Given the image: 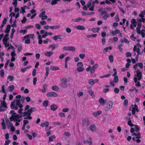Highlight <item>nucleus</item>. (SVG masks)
<instances>
[{"instance_id": "f257e3e1", "label": "nucleus", "mask_w": 145, "mask_h": 145, "mask_svg": "<svg viewBox=\"0 0 145 145\" xmlns=\"http://www.w3.org/2000/svg\"><path fill=\"white\" fill-rule=\"evenodd\" d=\"M137 73V75L134 76V81L135 83L137 82L138 80H140L142 78V72L139 69H137L135 71Z\"/></svg>"}, {"instance_id": "f03ea898", "label": "nucleus", "mask_w": 145, "mask_h": 145, "mask_svg": "<svg viewBox=\"0 0 145 145\" xmlns=\"http://www.w3.org/2000/svg\"><path fill=\"white\" fill-rule=\"evenodd\" d=\"M3 108H7V104L5 101H1L0 105V112L4 111L5 109Z\"/></svg>"}, {"instance_id": "7ed1b4c3", "label": "nucleus", "mask_w": 145, "mask_h": 145, "mask_svg": "<svg viewBox=\"0 0 145 145\" xmlns=\"http://www.w3.org/2000/svg\"><path fill=\"white\" fill-rule=\"evenodd\" d=\"M61 83L60 84V86L63 88H66L67 87V80L66 78H63L61 80Z\"/></svg>"}, {"instance_id": "20e7f679", "label": "nucleus", "mask_w": 145, "mask_h": 145, "mask_svg": "<svg viewBox=\"0 0 145 145\" xmlns=\"http://www.w3.org/2000/svg\"><path fill=\"white\" fill-rule=\"evenodd\" d=\"M82 125L83 126L88 127L89 124V121L88 118H86L82 121Z\"/></svg>"}, {"instance_id": "39448f33", "label": "nucleus", "mask_w": 145, "mask_h": 145, "mask_svg": "<svg viewBox=\"0 0 145 145\" xmlns=\"http://www.w3.org/2000/svg\"><path fill=\"white\" fill-rule=\"evenodd\" d=\"M46 96L48 97H57L58 96V94L54 92H51L47 93Z\"/></svg>"}, {"instance_id": "423d86ee", "label": "nucleus", "mask_w": 145, "mask_h": 145, "mask_svg": "<svg viewBox=\"0 0 145 145\" xmlns=\"http://www.w3.org/2000/svg\"><path fill=\"white\" fill-rule=\"evenodd\" d=\"M15 101H12L11 103L10 107L11 109L17 110L18 109V106H15Z\"/></svg>"}, {"instance_id": "0eeeda50", "label": "nucleus", "mask_w": 145, "mask_h": 145, "mask_svg": "<svg viewBox=\"0 0 145 145\" xmlns=\"http://www.w3.org/2000/svg\"><path fill=\"white\" fill-rule=\"evenodd\" d=\"M98 67L97 64H95L94 65H93L91 68L90 71L91 73V74L93 73L95 70L98 68Z\"/></svg>"}, {"instance_id": "6e6552de", "label": "nucleus", "mask_w": 145, "mask_h": 145, "mask_svg": "<svg viewBox=\"0 0 145 145\" xmlns=\"http://www.w3.org/2000/svg\"><path fill=\"white\" fill-rule=\"evenodd\" d=\"M15 101V103L16 106H18V108H22L23 107V105L20 103V100L16 99L14 100Z\"/></svg>"}, {"instance_id": "1a4fd4ad", "label": "nucleus", "mask_w": 145, "mask_h": 145, "mask_svg": "<svg viewBox=\"0 0 145 145\" xmlns=\"http://www.w3.org/2000/svg\"><path fill=\"white\" fill-rule=\"evenodd\" d=\"M113 102L111 101H109L106 105L107 108L109 109H111L112 107Z\"/></svg>"}, {"instance_id": "9d476101", "label": "nucleus", "mask_w": 145, "mask_h": 145, "mask_svg": "<svg viewBox=\"0 0 145 145\" xmlns=\"http://www.w3.org/2000/svg\"><path fill=\"white\" fill-rule=\"evenodd\" d=\"M58 106L55 104H53L51 105L50 108L52 111H55L58 108Z\"/></svg>"}, {"instance_id": "9b49d317", "label": "nucleus", "mask_w": 145, "mask_h": 145, "mask_svg": "<svg viewBox=\"0 0 145 145\" xmlns=\"http://www.w3.org/2000/svg\"><path fill=\"white\" fill-rule=\"evenodd\" d=\"M9 38H7V40H5L4 39H3V44L5 45V47H7L9 46V44H7V41L9 40Z\"/></svg>"}, {"instance_id": "f8f14e48", "label": "nucleus", "mask_w": 145, "mask_h": 145, "mask_svg": "<svg viewBox=\"0 0 145 145\" xmlns=\"http://www.w3.org/2000/svg\"><path fill=\"white\" fill-rule=\"evenodd\" d=\"M89 139L90 140L89 141L84 140L83 141V143L85 144H88V145H91L92 143V141L91 137H89Z\"/></svg>"}, {"instance_id": "ddd939ff", "label": "nucleus", "mask_w": 145, "mask_h": 145, "mask_svg": "<svg viewBox=\"0 0 145 145\" xmlns=\"http://www.w3.org/2000/svg\"><path fill=\"white\" fill-rule=\"evenodd\" d=\"M54 53L53 52H47L44 53V55L48 57H51L52 54Z\"/></svg>"}, {"instance_id": "4468645a", "label": "nucleus", "mask_w": 145, "mask_h": 145, "mask_svg": "<svg viewBox=\"0 0 145 145\" xmlns=\"http://www.w3.org/2000/svg\"><path fill=\"white\" fill-rule=\"evenodd\" d=\"M99 101L102 105H104L106 103V101H105L102 98L99 99Z\"/></svg>"}, {"instance_id": "2eb2a0df", "label": "nucleus", "mask_w": 145, "mask_h": 145, "mask_svg": "<svg viewBox=\"0 0 145 145\" xmlns=\"http://www.w3.org/2000/svg\"><path fill=\"white\" fill-rule=\"evenodd\" d=\"M36 110V108L35 107H31L28 110V114L29 115H31V113L34 112V111Z\"/></svg>"}, {"instance_id": "dca6fc26", "label": "nucleus", "mask_w": 145, "mask_h": 145, "mask_svg": "<svg viewBox=\"0 0 145 145\" xmlns=\"http://www.w3.org/2000/svg\"><path fill=\"white\" fill-rule=\"evenodd\" d=\"M102 112L101 111H98L95 112H93V116L95 117H97L99 115H100L101 114Z\"/></svg>"}, {"instance_id": "f3484780", "label": "nucleus", "mask_w": 145, "mask_h": 145, "mask_svg": "<svg viewBox=\"0 0 145 145\" xmlns=\"http://www.w3.org/2000/svg\"><path fill=\"white\" fill-rule=\"evenodd\" d=\"M10 25L9 24H8L7 25V27L6 29L5 30V32L6 33H8L10 31Z\"/></svg>"}, {"instance_id": "a211bd4d", "label": "nucleus", "mask_w": 145, "mask_h": 145, "mask_svg": "<svg viewBox=\"0 0 145 145\" xmlns=\"http://www.w3.org/2000/svg\"><path fill=\"white\" fill-rule=\"evenodd\" d=\"M81 13L83 16H86L87 15H90L91 14H94L95 13L93 12H91L90 13L89 12H86L84 11L82 12Z\"/></svg>"}, {"instance_id": "6ab92c4d", "label": "nucleus", "mask_w": 145, "mask_h": 145, "mask_svg": "<svg viewBox=\"0 0 145 145\" xmlns=\"http://www.w3.org/2000/svg\"><path fill=\"white\" fill-rule=\"evenodd\" d=\"M34 37V35L33 34L27 35L24 37V39L27 38H29L30 37L32 39H33Z\"/></svg>"}, {"instance_id": "aec40b11", "label": "nucleus", "mask_w": 145, "mask_h": 145, "mask_svg": "<svg viewBox=\"0 0 145 145\" xmlns=\"http://www.w3.org/2000/svg\"><path fill=\"white\" fill-rule=\"evenodd\" d=\"M89 128L92 131H95L96 129V126L94 124H92L90 126Z\"/></svg>"}, {"instance_id": "412c9836", "label": "nucleus", "mask_w": 145, "mask_h": 145, "mask_svg": "<svg viewBox=\"0 0 145 145\" xmlns=\"http://www.w3.org/2000/svg\"><path fill=\"white\" fill-rule=\"evenodd\" d=\"M61 27V26L60 25H57L55 26H49V28L52 29H58L60 27Z\"/></svg>"}, {"instance_id": "4be33fe9", "label": "nucleus", "mask_w": 145, "mask_h": 145, "mask_svg": "<svg viewBox=\"0 0 145 145\" xmlns=\"http://www.w3.org/2000/svg\"><path fill=\"white\" fill-rule=\"evenodd\" d=\"M76 29L82 30H84L85 29V27L81 25H77L76 26Z\"/></svg>"}, {"instance_id": "5701e85b", "label": "nucleus", "mask_w": 145, "mask_h": 145, "mask_svg": "<svg viewBox=\"0 0 145 145\" xmlns=\"http://www.w3.org/2000/svg\"><path fill=\"white\" fill-rule=\"evenodd\" d=\"M61 36L59 35H56L53 37V39L55 40H56L57 39H61L62 38L61 37Z\"/></svg>"}, {"instance_id": "b1692460", "label": "nucleus", "mask_w": 145, "mask_h": 145, "mask_svg": "<svg viewBox=\"0 0 145 145\" xmlns=\"http://www.w3.org/2000/svg\"><path fill=\"white\" fill-rule=\"evenodd\" d=\"M100 28L99 27H97L96 28H93L91 29V30L95 33L98 32Z\"/></svg>"}, {"instance_id": "393cba45", "label": "nucleus", "mask_w": 145, "mask_h": 145, "mask_svg": "<svg viewBox=\"0 0 145 145\" xmlns=\"http://www.w3.org/2000/svg\"><path fill=\"white\" fill-rule=\"evenodd\" d=\"M48 100H46L43 102V105L44 106L46 107L48 106Z\"/></svg>"}, {"instance_id": "a878e982", "label": "nucleus", "mask_w": 145, "mask_h": 145, "mask_svg": "<svg viewBox=\"0 0 145 145\" xmlns=\"http://www.w3.org/2000/svg\"><path fill=\"white\" fill-rule=\"evenodd\" d=\"M14 85H11L9 86L8 87V89L9 91H12L14 90Z\"/></svg>"}, {"instance_id": "bb28decb", "label": "nucleus", "mask_w": 145, "mask_h": 145, "mask_svg": "<svg viewBox=\"0 0 145 145\" xmlns=\"http://www.w3.org/2000/svg\"><path fill=\"white\" fill-rule=\"evenodd\" d=\"M84 68L82 67H78L76 69V70L78 72H82L84 71Z\"/></svg>"}, {"instance_id": "cd10ccee", "label": "nucleus", "mask_w": 145, "mask_h": 145, "mask_svg": "<svg viewBox=\"0 0 145 145\" xmlns=\"http://www.w3.org/2000/svg\"><path fill=\"white\" fill-rule=\"evenodd\" d=\"M88 82L89 84L91 86L95 84L94 80L93 79H89Z\"/></svg>"}, {"instance_id": "c85d7f7f", "label": "nucleus", "mask_w": 145, "mask_h": 145, "mask_svg": "<svg viewBox=\"0 0 145 145\" xmlns=\"http://www.w3.org/2000/svg\"><path fill=\"white\" fill-rule=\"evenodd\" d=\"M50 69L53 71L57 70L59 69V68L58 67H55L53 66H51Z\"/></svg>"}, {"instance_id": "c756f323", "label": "nucleus", "mask_w": 145, "mask_h": 145, "mask_svg": "<svg viewBox=\"0 0 145 145\" xmlns=\"http://www.w3.org/2000/svg\"><path fill=\"white\" fill-rule=\"evenodd\" d=\"M110 16L109 14H105L103 17V19L104 20H107V18L108 17H109Z\"/></svg>"}, {"instance_id": "7c9ffc66", "label": "nucleus", "mask_w": 145, "mask_h": 145, "mask_svg": "<svg viewBox=\"0 0 145 145\" xmlns=\"http://www.w3.org/2000/svg\"><path fill=\"white\" fill-rule=\"evenodd\" d=\"M46 72L45 74V76L47 77L48 76L49 72V69L48 67H46Z\"/></svg>"}, {"instance_id": "2f4dec72", "label": "nucleus", "mask_w": 145, "mask_h": 145, "mask_svg": "<svg viewBox=\"0 0 145 145\" xmlns=\"http://www.w3.org/2000/svg\"><path fill=\"white\" fill-rule=\"evenodd\" d=\"M113 81L115 83H117L118 81V76H116L114 77Z\"/></svg>"}, {"instance_id": "473e14b6", "label": "nucleus", "mask_w": 145, "mask_h": 145, "mask_svg": "<svg viewBox=\"0 0 145 145\" xmlns=\"http://www.w3.org/2000/svg\"><path fill=\"white\" fill-rule=\"evenodd\" d=\"M108 59L110 63H112L113 62V57L112 55L108 57Z\"/></svg>"}, {"instance_id": "72a5a7b5", "label": "nucleus", "mask_w": 145, "mask_h": 145, "mask_svg": "<svg viewBox=\"0 0 145 145\" xmlns=\"http://www.w3.org/2000/svg\"><path fill=\"white\" fill-rule=\"evenodd\" d=\"M7 126L8 128L10 129V127H12L13 126V123L10 122L7 123Z\"/></svg>"}, {"instance_id": "f704fd0d", "label": "nucleus", "mask_w": 145, "mask_h": 145, "mask_svg": "<svg viewBox=\"0 0 145 145\" xmlns=\"http://www.w3.org/2000/svg\"><path fill=\"white\" fill-rule=\"evenodd\" d=\"M52 89L54 90L57 91L59 90V88L57 86H53L52 87Z\"/></svg>"}, {"instance_id": "c9c22d12", "label": "nucleus", "mask_w": 145, "mask_h": 145, "mask_svg": "<svg viewBox=\"0 0 145 145\" xmlns=\"http://www.w3.org/2000/svg\"><path fill=\"white\" fill-rule=\"evenodd\" d=\"M89 94L93 97H95V95L93 94V92L92 89L89 90L88 91Z\"/></svg>"}, {"instance_id": "e433bc0d", "label": "nucleus", "mask_w": 145, "mask_h": 145, "mask_svg": "<svg viewBox=\"0 0 145 145\" xmlns=\"http://www.w3.org/2000/svg\"><path fill=\"white\" fill-rule=\"evenodd\" d=\"M108 14V13H107V11H106L105 10L102 11L101 12L100 17H101L103 15V14Z\"/></svg>"}, {"instance_id": "4c0bfd02", "label": "nucleus", "mask_w": 145, "mask_h": 145, "mask_svg": "<svg viewBox=\"0 0 145 145\" xmlns=\"http://www.w3.org/2000/svg\"><path fill=\"white\" fill-rule=\"evenodd\" d=\"M75 50V48L73 46H69V51H74Z\"/></svg>"}, {"instance_id": "58836bf2", "label": "nucleus", "mask_w": 145, "mask_h": 145, "mask_svg": "<svg viewBox=\"0 0 145 145\" xmlns=\"http://www.w3.org/2000/svg\"><path fill=\"white\" fill-rule=\"evenodd\" d=\"M56 138V137L54 135L51 136L49 137V140L52 142L53 141V139Z\"/></svg>"}, {"instance_id": "ea45409f", "label": "nucleus", "mask_w": 145, "mask_h": 145, "mask_svg": "<svg viewBox=\"0 0 145 145\" xmlns=\"http://www.w3.org/2000/svg\"><path fill=\"white\" fill-rule=\"evenodd\" d=\"M145 30L144 29H142L141 30V32H140V33L142 36V37L143 38H144L145 37Z\"/></svg>"}, {"instance_id": "a19ab883", "label": "nucleus", "mask_w": 145, "mask_h": 145, "mask_svg": "<svg viewBox=\"0 0 145 145\" xmlns=\"http://www.w3.org/2000/svg\"><path fill=\"white\" fill-rule=\"evenodd\" d=\"M60 1V0H53L51 2V4L52 5L56 4L57 3V1Z\"/></svg>"}, {"instance_id": "79ce46f5", "label": "nucleus", "mask_w": 145, "mask_h": 145, "mask_svg": "<svg viewBox=\"0 0 145 145\" xmlns=\"http://www.w3.org/2000/svg\"><path fill=\"white\" fill-rule=\"evenodd\" d=\"M0 76L1 77H3L4 76V72L3 69H1L0 71Z\"/></svg>"}, {"instance_id": "37998d69", "label": "nucleus", "mask_w": 145, "mask_h": 145, "mask_svg": "<svg viewBox=\"0 0 145 145\" xmlns=\"http://www.w3.org/2000/svg\"><path fill=\"white\" fill-rule=\"evenodd\" d=\"M14 77L10 75L9 76H8V79H9V80L10 81H13L14 80Z\"/></svg>"}, {"instance_id": "c03bdc74", "label": "nucleus", "mask_w": 145, "mask_h": 145, "mask_svg": "<svg viewBox=\"0 0 145 145\" xmlns=\"http://www.w3.org/2000/svg\"><path fill=\"white\" fill-rule=\"evenodd\" d=\"M127 124L131 127H133L134 126V125L132 123L131 120L128 121Z\"/></svg>"}, {"instance_id": "a18cd8bd", "label": "nucleus", "mask_w": 145, "mask_h": 145, "mask_svg": "<svg viewBox=\"0 0 145 145\" xmlns=\"http://www.w3.org/2000/svg\"><path fill=\"white\" fill-rule=\"evenodd\" d=\"M128 101L127 100L125 99L124 101L123 105L125 106H127L128 104Z\"/></svg>"}, {"instance_id": "49530a36", "label": "nucleus", "mask_w": 145, "mask_h": 145, "mask_svg": "<svg viewBox=\"0 0 145 145\" xmlns=\"http://www.w3.org/2000/svg\"><path fill=\"white\" fill-rule=\"evenodd\" d=\"M12 117L13 119H14V121H15L18 118V115H15L14 114H12Z\"/></svg>"}, {"instance_id": "de8ad7c7", "label": "nucleus", "mask_w": 145, "mask_h": 145, "mask_svg": "<svg viewBox=\"0 0 145 145\" xmlns=\"http://www.w3.org/2000/svg\"><path fill=\"white\" fill-rule=\"evenodd\" d=\"M16 20H15L14 21V22L13 24L11 25H10L11 27H16Z\"/></svg>"}, {"instance_id": "09e8293b", "label": "nucleus", "mask_w": 145, "mask_h": 145, "mask_svg": "<svg viewBox=\"0 0 145 145\" xmlns=\"http://www.w3.org/2000/svg\"><path fill=\"white\" fill-rule=\"evenodd\" d=\"M22 48H23L22 46L20 44L18 47L17 50L18 52H20L21 51Z\"/></svg>"}, {"instance_id": "8fccbe9b", "label": "nucleus", "mask_w": 145, "mask_h": 145, "mask_svg": "<svg viewBox=\"0 0 145 145\" xmlns=\"http://www.w3.org/2000/svg\"><path fill=\"white\" fill-rule=\"evenodd\" d=\"M137 65H138V67H139L141 69H142L143 68V66L142 63H137Z\"/></svg>"}, {"instance_id": "3c124183", "label": "nucleus", "mask_w": 145, "mask_h": 145, "mask_svg": "<svg viewBox=\"0 0 145 145\" xmlns=\"http://www.w3.org/2000/svg\"><path fill=\"white\" fill-rule=\"evenodd\" d=\"M45 14V12L44 11L42 12L41 13L39 14V17L40 18H42V17L43 16H44Z\"/></svg>"}, {"instance_id": "603ef678", "label": "nucleus", "mask_w": 145, "mask_h": 145, "mask_svg": "<svg viewBox=\"0 0 145 145\" xmlns=\"http://www.w3.org/2000/svg\"><path fill=\"white\" fill-rule=\"evenodd\" d=\"M1 125L2 128L3 129L5 130L6 129V126L5 125V123L4 122H2L1 123Z\"/></svg>"}, {"instance_id": "864d4df0", "label": "nucleus", "mask_w": 145, "mask_h": 145, "mask_svg": "<svg viewBox=\"0 0 145 145\" xmlns=\"http://www.w3.org/2000/svg\"><path fill=\"white\" fill-rule=\"evenodd\" d=\"M49 48H52V50H54L56 48V47L55 46L54 44H50L49 46Z\"/></svg>"}, {"instance_id": "5fc2aeb1", "label": "nucleus", "mask_w": 145, "mask_h": 145, "mask_svg": "<svg viewBox=\"0 0 145 145\" xmlns=\"http://www.w3.org/2000/svg\"><path fill=\"white\" fill-rule=\"evenodd\" d=\"M130 38L133 40L134 41H135L136 39V37L134 36V34H133L131 35L130 37Z\"/></svg>"}, {"instance_id": "6e6d98bb", "label": "nucleus", "mask_w": 145, "mask_h": 145, "mask_svg": "<svg viewBox=\"0 0 145 145\" xmlns=\"http://www.w3.org/2000/svg\"><path fill=\"white\" fill-rule=\"evenodd\" d=\"M125 55L127 57H131V54L130 52H127L125 54Z\"/></svg>"}, {"instance_id": "4d7b16f0", "label": "nucleus", "mask_w": 145, "mask_h": 145, "mask_svg": "<svg viewBox=\"0 0 145 145\" xmlns=\"http://www.w3.org/2000/svg\"><path fill=\"white\" fill-rule=\"evenodd\" d=\"M114 92L116 93H118L119 92V89L117 88H115L114 89Z\"/></svg>"}, {"instance_id": "13d9d810", "label": "nucleus", "mask_w": 145, "mask_h": 145, "mask_svg": "<svg viewBox=\"0 0 145 145\" xmlns=\"http://www.w3.org/2000/svg\"><path fill=\"white\" fill-rule=\"evenodd\" d=\"M85 56V54H80L79 55V57L82 59H84Z\"/></svg>"}, {"instance_id": "bf43d9fd", "label": "nucleus", "mask_w": 145, "mask_h": 145, "mask_svg": "<svg viewBox=\"0 0 145 145\" xmlns=\"http://www.w3.org/2000/svg\"><path fill=\"white\" fill-rule=\"evenodd\" d=\"M136 31L137 33L138 34H140V29L139 27H137L136 28Z\"/></svg>"}, {"instance_id": "052dcab7", "label": "nucleus", "mask_w": 145, "mask_h": 145, "mask_svg": "<svg viewBox=\"0 0 145 145\" xmlns=\"http://www.w3.org/2000/svg\"><path fill=\"white\" fill-rule=\"evenodd\" d=\"M36 70L35 69H34L32 71V75L33 76H35L36 75Z\"/></svg>"}, {"instance_id": "680f3d73", "label": "nucleus", "mask_w": 145, "mask_h": 145, "mask_svg": "<svg viewBox=\"0 0 145 145\" xmlns=\"http://www.w3.org/2000/svg\"><path fill=\"white\" fill-rule=\"evenodd\" d=\"M27 19L25 17H24L23 20L21 21V22L23 23H25L27 21Z\"/></svg>"}, {"instance_id": "e2e57ef3", "label": "nucleus", "mask_w": 145, "mask_h": 145, "mask_svg": "<svg viewBox=\"0 0 145 145\" xmlns=\"http://www.w3.org/2000/svg\"><path fill=\"white\" fill-rule=\"evenodd\" d=\"M33 84L34 85H35L36 84V82H37V78L36 77H34L33 78Z\"/></svg>"}, {"instance_id": "0e129e2a", "label": "nucleus", "mask_w": 145, "mask_h": 145, "mask_svg": "<svg viewBox=\"0 0 145 145\" xmlns=\"http://www.w3.org/2000/svg\"><path fill=\"white\" fill-rule=\"evenodd\" d=\"M29 123V121L26 120H24L23 121V125H25Z\"/></svg>"}, {"instance_id": "69168bd1", "label": "nucleus", "mask_w": 145, "mask_h": 145, "mask_svg": "<svg viewBox=\"0 0 145 145\" xmlns=\"http://www.w3.org/2000/svg\"><path fill=\"white\" fill-rule=\"evenodd\" d=\"M11 56H14L16 55V54L15 53V51L13 50L10 54Z\"/></svg>"}, {"instance_id": "338daca9", "label": "nucleus", "mask_w": 145, "mask_h": 145, "mask_svg": "<svg viewBox=\"0 0 145 145\" xmlns=\"http://www.w3.org/2000/svg\"><path fill=\"white\" fill-rule=\"evenodd\" d=\"M76 65L77 66H80L82 67L83 66V65L82 63V62H80L77 63Z\"/></svg>"}, {"instance_id": "774afa93", "label": "nucleus", "mask_w": 145, "mask_h": 145, "mask_svg": "<svg viewBox=\"0 0 145 145\" xmlns=\"http://www.w3.org/2000/svg\"><path fill=\"white\" fill-rule=\"evenodd\" d=\"M66 31L67 32L69 33L71 32V30L70 28L69 27H67L66 29Z\"/></svg>"}]
</instances>
